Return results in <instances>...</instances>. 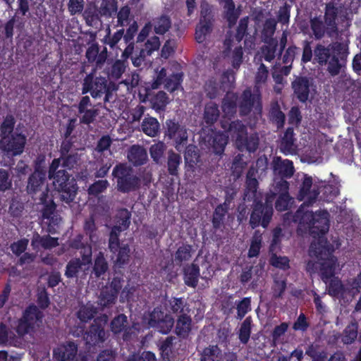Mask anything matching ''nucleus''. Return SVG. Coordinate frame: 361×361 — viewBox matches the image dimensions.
<instances>
[{"label": "nucleus", "mask_w": 361, "mask_h": 361, "mask_svg": "<svg viewBox=\"0 0 361 361\" xmlns=\"http://www.w3.org/2000/svg\"><path fill=\"white\" fill-rule=\"evenodd\" d=\"M228 136L223 133L214 134L212 140L213 152L217 155H222L228 143Z\"/></svg>", "instance_id": "nucleus-34"}, {"label": "nucleus", "mask_w": 361, "mask_h": 361, "mask_svg": "<svg viewBox=\"0 0 361 361\" xmlns=\"http://www.w3.org/2000/svg\"><path fill=\"white\" fill-rule=\"evenodd\" d=\"M214 14L213 13V6L207 1H203L200 5V21L205 23L213 24L214 23Z\"/></svg>", "instance_id": "nucleus-47"}, {"label": "nucleus", "mask_w": 361, "mask_h": 361, "mask_svg": "<svg viewBox=\"0 0 361 361\" xmlns=\"http://www.w3.org/2000/svg\"><path fill=\"white\" fill-rule=\"evenodd\" d=\"M183 81V73H173L169 75L165 80L164 88L170 92H173L180 86V84Z\"/></svg>", "instance_id": "nucleus-49"}, {"label": "nucleus", "mask_w": 361, "mask_h": 361, "mask_svg": "<svg viewBox=\"0 0 361 361\" xmlns=\"http://www.w3.org/2000/svg\"><path fill=\"white\" fill-rule=\"evenodd\" d=\"M160 45L159 38L157 36H153L147 40L144 48L140 49V52L146 56H150L154 51H157L159 49Z\"/></svg>", "instance_id": "nucleus-55"}, {"label": "nucleus", "mask_w": 361, "mask_h": 361, "mask_svg": "<svg viewBox=\"0 0 361 361\" xmlns=\"http://www.w3.org/2000/svg\"><path fill=\"white\" fill-rule=\"evenodd\" d=\"M310 28L316 39H321L325 34H328V28L325 22L322 20L320 16H315L310 20Z\"/></svg>", "instance_id": "nucleus-28"}, {"label": "nucleus", "mask_w": 361, "mask_h": 361, "mask_svg": "<svg viewBox=\"0 0 361 361\" xmlns=\"http://www.w3.org/2000/svg\"><path fill=\"white\" fill-rule=\"evenodd\" d=\"M247 161L244 160V155L243 154H237L232 163V169L233 173L239 178L243 171V169L247 166Z\"/></svg>", "instance_id": "nucleus-64"}, {"label": "nucleus", "mask_w": 361, "mask_h": 361, "mask_svg": "<svg viewBox=\"0 0 361 361\" xmlns=\"http://www.w3.org/2000/svg\"><path fill=\"white\" fill-rule=\"evenodd\" d=\"M167 171L170 176L178 177L179 175V166L182 162L181 156L170 149L167 153Z\"/></svg>", "instance_id": "nucleus-25"}, {"label": "nucleus", "mask_w": 361, "mask_h": 361, "mask_svg": "<svg viewBox=\"0 0 361 361\" xmlns=\"http://www.w3.org/2000/svg\"><path fill=\"white\" fill-rule=\"evenodd\" d=\"M131 212L126 208H121L116 211L114 217V226H130Z\"/></svg>", "instance_id": "nucleus-52"}, {"label": "nucleus", "mask_w": 361, "mask_h": 361, "mask_svg": "<svg viewBox=\"0 0 361 361\" xmlns=\"http://www.w3.org/2000/svg\"><path fill=\"white\" fill-rule=\"evenodd\" d=\"M82 258H74L70 260L66 267L65 276L67 278H77L80 276L85 279L92 267V248L84 247L81 252Z\"/></svg>", "instance_id": "nucleus-8"}, {"label": "nucleus", "mask_w": 361, "mask_h": 361, "mask_svg": "<svg viewBox=\"0 0 361 361\" xmlns=\"http://www.w3.org/2000/svg\"><path fill=\"white\" fill-rule=\"evenodd\" d=\"M219 106L216 103L209 102L205 105L203 119L208 126L214 125L219 119Z\"/></svg>", "instance_id": "nucleus-27"}, {"label": "nucleus", "mask_w": 361, "mask_h": 361, "mask_svg": "<svg viewBox=\"0 0 361 361\" xmlns=\"http://www.w3.org/2000/svg\"><path fill=\"white\" fill-rule=\"evenodd\" d=\"M59 159H61V165L68 170L75 168L80 161V157L78 152L68 154Z\"/></svg>", "instance_id": "nucleus-51"}, {"label": "nucleus", "mask_w": 361, "mask_h": 361, "mask_svg": "<svg viewBox=\"0 0 361 361\" xmlns=\"http://www.w3.org/2000/svg\"><path fill=\"white\" fill-rule=\"evenodd\" d=\"M222 128L226 130L235 140L236 148L240 151L253 153L259 147V138L257 133L248 135L246 126L240 120L222 123Z\"/></svg>", "instance_id": "nucleus-6"}, {"label": "nucleus", "mask_w": 361, "mask_h": 361, "mask_svg": "<svg viewBox=\"0 0 361 361\" xmlns=\"http://www.w3.org/2000/svg\"><path fill=\"white\" fill-rule=\"evenodd\" d=\"M151 103L156 111H164L169 103L167 94L164 91H159L152 98Z\"/></svg>", "instance_id": "nucleus-50"}, {"label": "nucleus", "mask_w": 361, "mask_h": 361, "mask_svg": "<svg viewBox=\"0 0 361 361\" xmlns=\"http://www.w3.org/2000/svg\"><path fill=\"white\" fill-rule=\"evenodd\" d=\"M274 209L271 204L262 201L253 202L252 210L250 217V226H269Z\"/></svg>", "instance_id": "nucleus-13"}, {"label": "nucleus", "mask_w": 361, "mask_h": 361, "mask_svg": "<svg viewBox=\"0 0 361 361\" xmlns=\"http://www.w3.org/2000/svg\"><path fill=\"white\" fill-rule=\"evenodd\" d=\"M291 88L293 97L302 104L310 102L315 93L313 79L305 75L295 76L291 82Z\"/></svg>", "instance_id": "nucleus-10"}, {"label": "nucleus", "mask_w": 361, "mask_h": 361, "mask_svg": "<svg viewBox=\"0 0 361 361\" xmlns=\"http://www.w3.org/2000/svg\"><path fill=\"white\" fill-rule=\"evenodd\" d=\"M169 303L170 311L178 317L183 314H189L190 312L186 302L180 298H173L169 301Z\"/></svg>", "instance_id": "nucleus-38"}, {"label": "nucleus", "mask_w": 361, "mask_h": 361, "mask_svg": "<svg viewBox=\"0 0 361 361\" xmlns=\"http://www.w3.org/2000/svg\"><path fill=\"white\" fill-rule=\"evenodd\" d=\"M113 292L112 293L111 290L105 288L102 290L98 300V303L102 307H109L115 303L117 297L116 292Z\"/></svg>", "instance_id": "nucleus-53"}, {"label": "nucleus", "mask_w": 361, "mask_h": 361, "mask_svg": "<svg viewBox=\"0 0 361 361\" xmlns=\"http://www.w3.org/2000/svg\"><path fill=\"white\" fill-rule=\"evenodd\" d=\"M116 259L114 261L116 268H121L128 263L130 248L128 245H122L116 251Z\"/></svg>", "instance_id": "nucleus-43"}, {"label": "nucleus", "mask_w": 361, "mask_h": 361, "mask_svg": "<svg viewBox=\"0 0 361 361\" xmlns=\"http://www.w3.org/2000/svg\"><path fill=\"white\" fill-rule=\"evenodd\" d=\"M145 134L150 137H156L159 132L160 125L158 120L154 117L145 118L141 124Z\"/></svg>", "instance_id": "nucleus-33"}, {"label": "nucleus", "mask_w": 361, "mask_h": 361, "mask_svg": "<svg viewBox=\"0 0 361 361\" xmlns=\"http://www.w3.org/2000/svg\"><path fill=\"white\" fill-rule=\"evenodd\" d=\"M107 321L106 315H103L94 320V323L90 326L84 336L86 343L94 345L106 341L107 333L104 330V326Z\"/></svg>", "instance_id": "nucleus-14"}, {"label": "nucleus", "mask_w": 361, "mask_h": 361, "mask_svg": "<svg viewBox=\"0 0 361 361\" xmlns=\"http://www.w3.org/2000/svg\"><path fill=\"white\" fill-rule=\"evenodd\" d=\"M238 96L235 93H226L221 102L223 112L227 116H234L237 112Z\"/></svg>", "instance_id": "nucleus-24"}, {"label": "nucleus", "mask_w": 361, "mask_h": 361, "mask_svg": "<svg viewBox=\"0 0 361 361\" xmlns=\"http://www.w3.org/2000/svg\"><path fill=\"white\" fill-rule=\"evenodd\" d=\"M109 269V264L106 260L104 254L99 252L94 259V264L91 275H94L95 278H99L103 276Z\"/></svg>", "instance_id": "nucleus-29"}, {"label": "nucleus", "mask_w": 361, "mask_h": 361, "mask_svg": "<svg viewBox=\"0 0 361 361\" xmlns=\"http://www.w3.org/2000/svg\"><path fill=\"white\" fill-rule=\"evenodd\" d=\"M109 185L107 180H99L91 184L87 192L90 195L97 196L99 194L104 192Z\"/></svg>", "instance_id": "nucleus-63"}, {"label": "nucleus", "mask_w": 361, "mask_h": 361, "mask_svg": "<svg viewBox=\"0 0 361 361\" xmlns=\"http://www.w3.org/2000/svg\"><path fill=\"white\" fill-rule=\"evenodd\" d=\"M258 186V180H252L245 182L243 200L248 202L252 201L253 202L259 201L257 197Z\"/></svg>", "instance_id": "nucleus-44"}, {"label": "nucleus", "mask_w": 361, "mask_h": 361, "mask_svg": "<svg viewBox=\"0 0 361 361\" xmlns=\"http://www.w3.org/2000/svg\"><path fill=\"white\" fill-rule=\"evenodd\" d=\"M112 176L116 179L117 190L122 193L136 191L140 187V178L126 163L116 164L113 169Z\"/></svg>", "instance_id": "nucleus-7"}, {"label": "nucleus", "mask_w": 361, "mask_h": 361, "mask_svg": "<svg viewBox=\"0 0 361 361\" xmlns=\"http://www.w3.org/2000/svg\"><path fill=\"white\" fill-rule=\"evenodd\" d=\"M154 31L157 35H164L171 27V18L166 15H161L153 20Z\"/></svg>", "instance_id": "nucleus-36"}, {"label": "nucleus", "mask_w": 361, "mask_h": 361, "mask_svg": "<svg viewBox=\"0 0 361 361\" xmlns=\"http://www.w3.org/2000/svg\"><path fill=\"white\" fill-rule=\"evenodd\" d=\"M204 92L207 97L213 99L216 98L219 94V83L214 78H209L204 84Z\"/></svg>", "instance_id": "nucleus-59"}, {"label": "nucleus", "mask_w": 361, "mask_h": 361, "mask_svg": "<svg viewBox=\"0 0 361 361\" xmlns=\"http://www.w3.org/2000/svg\"><path fill=\"white\" fill-rule=\"evenodd\" d=\"M277 25V21L274 18H267L263 25L262 30V40L264 42L275 41L273 37Z\"/></svg>", "instance_id": "nucleus-31"}, {"label": "nucleus", "mask_w": 361, "mask_h": 361, "mask_svg": "<svg viewBox=\"0 0 361 361\" xmlns=\"http://www.w3.org/2000/svg\"><path fill=\"white\" fill-rule=\"evenodd\" d=\"M128 319L124 314H119L111 322V329L114 334H117L123 331L127 326Z\"/></svg>", "instance_id": "nucleus-62"}, {"label": "nucleus", "mask_w": 361, "mask_h": 361, "mask_svg": "<svg viewBox=\"0 0 361 361\" xmlns=\"http://www.w3.org/2000/svg\"><path fill=\"white\" fill-rule=\"evenodd\" d=\"M16 122L12 114H7L0 124V148L9 157L23 154L27 142L25 135L14 130Z\"/></svg>", "instance_id": "nucleus-4"}, {"label": "nucleus", "mask_w": 361, "mask_h": 361, "mask_svg": "<svg viewBox=\"0 0 361 361\" xmlns=\"http://www.w3.org/2000/svg\"><path fill=\"white\" fill-rule=\"evenodd\" d=\"M262 233L259 231L255 232L252 238L250 247L248 250L247 256L250 258L257 257L262 247Z\"/></svg>", "instance_id": "nucleus-54"}, {"label": "nucleus", "mask_w": 361, "mask_h": 361, "mask_svg": "<svg viewBox=\"0 0 361 361\" xmlns=\"http://www.w3.org/2000/svg\"><path fill=\"white\" fill-rule=\"evenodd\" d=\"M238 108L241 116H248L253 109L255 113L261 114L262 110L261 95L252 94L250 88H246L240 97Z\"/></svg>", "instance_id": "nucleus-11"}, {"label": "nucleus", "mask_w": 361, "mask_h": 361, "mask_svg": "<svg viewBox=\"0 0 361 361\" xmlns=\"http://www.w3.org/2000/svg\"><path fill=\"white\" fill-rule=\"evenodd\" d=\"M128 159L135 166H142L148 159L147 151L142 146L134 145L128 151Z\"/></svg>", "instance_id": "nucleus-22"}, {"label": "nucleus", "mask_w": 361, "mask_h": 361, "mask_svg": "<svg viewBox=\"0 0 361 361\" xmlns=\"http://www.w3.org/2000/svg\"><path fill=\"white\" fill-rule=\"evenodd\" d=\"M31 245L34 248L41 245L45 249H50L59 245V243L57 238L49 235L41 237L38 233H36L33 235Z\"/></svg>", "instance_id": "nucleus-32"}, {"label": "nucleus", "mask_w": 361, "mask_h": 361, "mask_svg": "<svg viewBox=\"0 0 361 361\" xmlns=\"http://www.w3.org/2000/svg\"><path fill=\"white\" fill-rule=\"evenodd\" d=\"M166 146L163 142H159L152 145L149 148V153L153 161L158 164L162 165L164 162V152Z\"/></svg>", "instance_id": "nucleus-35"}, {"label": "nucleus", "mask_w": 361, "mask_h": 361, "mask_svg": "<svg viewBox=\"0 0 361 361\" xmlns=\"http://www.w3.org/2000/svg\"><path fill=\"white\" fill-rule=\"evenodd\" d=\"M312 185V178L307 174H304L297 198L299 201L305 200L303 204H307V207L315 202L319 195V186L314 185L313 189L311 190Z\"/></svg>", "instance_id": "nucleus-16"}, {"label": "nucleus", "mask_w": 361, "mask_h": 361, "mask_svg": "<svg viewBox=\"0 0 361 361\" xmlns=\"http://www.w3.org/2000/svg\"><path fill=\"white\" fill-rule=\"evenodd\" d=\"M200 275L199 268L195 264H192L185 269V283L191 287H195L198 282Z\"/></svg>", "instance_id": "nucleus-48"}, {"label": "nucleus", "mask_w": 361, "mask_h": 361, "mask_svg": "<svg viewBox=\"0 0 361 361\" xmlns=\"http://www.w3.org/2000/svg\"><path fill=\"white\" fill-rule=\"evenodd\" d=\"M164 137L173 142L177 151L181 152L188 142V129L175 120L168 119L164 125Z\"/></svg>", "instance_id": "nucleus-9"}, {"label": "nucleus", "mask_w": 361, "mask_h": 361, "mask_svg": "<svg viewBox=\"0 0 361 361\" xmlns=\"http://www.w3.org/2000/svg\"><path fill=\"white\" fill-rule=\"evenodd\" d=\"M126 62L122 60H116L111 67L109 76L114 80H118L125 72Z\"/></svg>", "instance_id": "nucleus-60"}, {"label": "nucleus", "mask_w": 361, "mask_h": 361, "mask_svg": "<svg viewBox=\"0 0 361 361\" xmlns=\"http://www.w3.org/2000/svg\"><path fill=\"white\" fill-rule=\"evenodd\" d=\"M45 173H32L27 179L26 190L29 195H34L42 192L39 203L42 207V221L48 226H59L61 218L56 211V204L49 193V189L46 184Z\"/></svg>", "instance_id": "nucleus-2"}, {"label": "nucleus", "mask_w": 361, "mask_h": 361, "mask_svg": "<svg viewBox=\"0 0 361 361\" xmlns=\"http://www.w3.org/2000/svg\"><path fill=\"white\" fill-rule=\"evenodd\" d=\"M289 183L284 178H280L279 180L275 179L273 189L271 190V195L267 197V202L269 201V198H275L277 195H281V194H289Z\"/></svg>", "instance_id": "nucleus-45"}, {"label": "nucleus", "mask_w": 361, "mask_h": 361, "mask_svg": "<svg viewBox=\"0 0 361 361\" xmlns=\"http://www.w3.org/2000/svg\"><path fill=\"white\" fill-rule=\"evenodd\" d=\"M266 45L262 47V52L264 60L268 62L273 61L276 56V51L278 47L277 40L264 42Z\"/></svg>", "instance_id": "nucleus-58"}, {"label": "nucleus", "mask_w": 361, "mask_h": 361, "mask_svg": "<svg viewBox=\"0 0 361 361\" xmlns=\"http://www.w3.org/2000/svg\"><path fill=\"white\" fill-rule=\"evenodd\" d=\"M304 206L302 204L295 212L293 216V221L298 222V226H314V212L305 211Z\"/></svg>", "instance_id": "nucleus-26"}, {"label": "nucleus", "mask_w": 361, "mask_h": 361, "mask_svg": "<svg viewBox=\"0 0 361 361\" xmlns=\"http://www.w3.org/2000/svg\"><path fill=\"white\" fill-rule=\"evenodd\" d=\"M60 166L61 159H54L49 167L48 178L53 180V185L59 192L61 200L66 203H70L75 197L77 183L66 170H58Z\"/></svg>", "instance_id": "nucleus-5"}, {"label": "nucleus", "mask_w": 361, "mask_h": 361, "mask_svg": "<svg viewBox=\"0 0 361 361\" xmlns=\"http://www.w3.org/2000/svg\"><path fill=\"white\" fill-rule=\"evenodd\" d=\"M96 314L97 308L91 303H87L80 307L77 317L82 322L86 323L94 318Z\"/></svg>", "instance_id": "nucleus-41"}, {"label": "nucleus", "mask_w": 361, "mask_h": 361, "mask_svg": "<svg viewBox=\"0 0 361 361\" xmlns=\"http://www.w3.org/2000/svg\"><path fill=\"white\" fill-rule=\"evenodd\" d=\"M252 319L251 317H247L245 319V320L240 324V329L238 330V338L241 343L247 344L249 341L251 329H252Z\"/></svg>", "instance_id": "nucleus-40"}, {"label": "nucleus", "mask_w": 361, "mask_h": 361, "mask_svg": "<svg viewBox=\"0 0 361 361\" xmlns=\"http://www.w3.org/2000/svg\"><path fill=\"white\" fill-rule=\"evenodd\" d=\"M219 4L223 8V17L228 23V27H233L241 14L240 7L239 6L236 8L233 1H230Z\"/></svg>", "instance_id": "nucleus-20"}, {"label": "nucleus", "mask_w": 361, "mask_h": 361, "mask_svg": "<svg viewBox=\"0 0 361 361\" xmlns=\"http://www.w3.org/2000/svg\"><path fill=\"white\" fill-rule=\"evenodd\" d=\"M270 116L278 128H281L285 124L286 116L281 110L278 104L272 106L270 110Z\"/></svg>", "instance_id": "nucleus-56"}, {"label": "nucleus", "mask_w": 361, "mask_h": 361, "mask_svg": "<svg viewBox=\"0 0 361 361\" xmlns=\"http://www.w3.org/2000/svg\"><path fill=\"white\" fill-rule=\"evenodd\" d=\"M294 135L295 134L293 128L288 127L286 130L281 142V149L283 153H292L295 151V139Z\"/></svg>", "instance_id": "nucleus-30"}, {"label": "nucleus", "mask_w": 361, "mask_h": 361, "mask_svg": "<svg viewBox=\"0 0 361 361\" xmlns=\"http://www.w3.org/2000/svg\"><path fill=\"white\" fill-rule=\"evenodd\" d=\"M200 361H236V355L231 352L223 353L217 345H209L200 353Z\"/></svg>", "instance_id": "nucleus-17"}, {"label": "nucleus", "mask_w": 361, "mask_h": 361, "mask_svg": "<svg viewBox=\"0 0 361 361\" xmlns=\"http://www.w3.org/2000/svg\"><path fill=\"white\" fill-rule=\"evenodd\" d=\"M107 80L104 77H95L93 72L87 74L82 82V94L90 93L93 98L101 97L106 90Z\"/></svg>", "instance_id": "nucleus-15"}, {"label": "nucleus", "mask_w": 361, "mask_h": 361, "mask_svg": "<svg viewBox=\"0 0 361 361\" xmlns=\"http://www.w3.org/2000/svg\"><path fill=\"white\" fill-rule=\"evenodd\" d=\"M319 194L322 193V198L326 202L333 201L340 193L338 186L332 184L322 183L319 186Z\"/></svg>", "instance_id": "nucleus-37"}, {"label": "nucleus", "mask_w": 361, "mask_h": 361, "mask_svg": "<svg viewBox=\"0 0 361 361\" xmlns=\"http://www.w3.org/2000/svg\"><path fill=\"white\" fill-rule=\"evenodd\" d=\"M195 250L188 245H183L180 246L175 253L174 260L176 264H181L184 262L189 261Z\"/></svg>", "instance_id": "nucleus-42"}, {"label": "nucleus", "mask_w": 361, "mask_h": 361, "mask_svg": "<svg viewBox=\"0 0 361 361\" xmlns=\"http://www.w3.org/2000/svg\"><path fill=\"white\" fill-rule=\"evenodd\" d=\"M83 18L87 25L97 27L101 24L98 11L94 7L87 8L83 13Z\"/></svg>", "instance_id": "nucleus-46"}, {"label": "nucleus", "mask_w": 361, "mask_h": 361, "mask_svg": "<svg viewBox=\"0 0 361 361\" xmlns=\"http://www.w3.org/2000/svg\"><path fill=\"white\" fill-rule=\"evenodd\" d=\"M339 13V9L334 1L326 4L324 19L328 28V35L331 36L338 30L336 20Z\"/></svg>", "instance_id": "nucleus-18"}, {"label": "nucleus", "mask_w": 361, "mask_h": 361, "mask_svg": "<svg viewBox=\"0 0 361 361\" xmlns=\"http://www.w3.org/2000/svg\"><path fill=\"white\" fill-rule=\"evenodd\" d=\"M273 171L280 178H289L295 172L293 163L288 159L283 160L280 157H276L272 161Z\"/></svg>", "instance_id": "nucleus-19"}, {"label": "nucleus", "mask_w": 361, "mask_h": 361, "mask_svg": "<svg viewBox=\"0 0 361 361\" xmlns=\"http://www.w3.org/2000/svg\"><path fill=\"white\" fill-rule=\"evenodd\" d=\"M348 51L341 42H333L325 46L317 44L314 49V60L332 77L339 75L345 67Z\"/></svg>", "instance_id": "nucleus-3"}, {"label": "nucleus", "mask_w": 361, "mask_h": 361, "mask_svg": "<svg viewBox=\"0 0 361 361\" xmlns=\"http://www.w3.org/2000/svg\"><path fill=\"white\" fill-rule=\"evenodd\" d=\"M214 25L199 21L195 27V38L197 42L202 43L213 30Z\"/></svg>", "instance_id": "nucleus-39"}, {"label": "nucleus", "mask_w": 361, "mask_h": 361, "mask_svg": "<svg viewBox=\"0 0 361 361\" xmlns=\"http://www.w3.org/2000/svg\"><path fill=\"white\" fill-rule=\"evenodd\" d=\"M78 352V347L73 342L61 345L54 350L56 359L61 361L72 360Z\"/></svg>", "instance_id": "nucleus-23"}, {"label": "nucleus", "mask_w": 361, "mask_h": 361, "mask_svg": "<svg viewBox=\"0 0 361 361\" xmlns=\"http://www.w3.org/2000/svg\"><path fill=\"white\" fill-rule=\"evenodd\" d=\"M237 319L241 320L245 314L251 310V299L250 298H244L241 300L236 302Z\"/></svg>", "instance_id": "nucleus-57"}, {"label": "nucleus", "mask_w": 361, "mask_h": 361, "mask_svg": "<svg viewBox=\"0 0 361 361\" xmlns=\"http://www.w3.org/2000/svg\"><path fill=\"white\" fill-rule=\"evenodd\" d=\"M42 313L36 306H30L19 320L17 332L24 335L32 331L42 322Z\"/></svg>", "instance_id": "nucleus-12"}, {"label": "nucleus", "mask_w": 361, "mask_h": 361, "mask_svg": "<svg viewBox=\"0 0 361 361\" xmlns=\"http://www.w3.org/2000/svg\"><path fill=\"white\" fill-rule=\"evenodd\" d=\"M229 208L223 205L219 204L214 209L212 217L213 226H221L223 224L226 215L228 214Z\"/></svg>", "instance_id": "nucleus-61"}, {"label": "nucleus", "mask_w": 361, "mask_h": 361, "mask_svg": "<svg viewBox=\"0 0 361 361\" xmlns=\"http://www.w3.org/2000/svg\"><path fill=\"white\" fill-rule=\"evenodd\" d=\"M192 328V320L189 314L178 315L176 322L175 333L182 338H186Z\"/></svg>", "instance_id": "nucleus-21"}, {"label": "nucleus", "mask_w": 361, "mask_h": 361, "mask_svg": "<svg viewBox=\"0 0 361 361\" xmlns=\"http://www.w3.org/2000/svg\"><path fill=\"white\" fill-rule=\"evenodd\" d=\"M328 231L329 227H309L310 235L313 238L309 248V255L319 262L321 277L326 284L333 277L337 262L332 253L341 246L339 239H335L332 245L327 243L324 235Z\"/></svg>", "instance_id": "nucleus-1"}]
</instances>
